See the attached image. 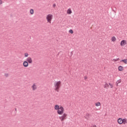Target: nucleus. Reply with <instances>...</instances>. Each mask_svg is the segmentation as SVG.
<instances>
[{
  "label": "nucleus",
  "instance_id": "obj_1",
  "mask_svg": "<svg viewBox=\"0 0 127 127\" xmlns=\"http://www.w3.org/2000/svg\"><path fill=\"white\" fill-rule=\"evenodd\" d=\"M62 82L61 81H55L54 84V86L55 87V90L57 92H59V89H60V87H61V84Z\"/></svg>",
  "mask_w": 127,
  "mask_h": 127
},
{
  "label": "nucleus",
  "instance_id": "obj_2",
  "mask_svg": "<svg viewBox=\"0 0 127 127\" xmlns=\"http://www.w3.org/2000/svg\"><path fill=\"white\" fill-rule=\"evenodd\" d=\"M46 19L48 23H51V21H52V19H53V14H47L46 16Z\"/></svg>",
  "mask_w": 127,
  "mask_h": 127
},
{
  "label": "nucleus",
  "instance_id": "obj_3",
  "mask_svg": "<svg viewBox=\"0 0 127 127\" xmlns=\"http://www.w3.org/2000/svg\"><path fill=\"white\" fill-rule=\"evenodd\" d=\"M67 117L68 115L66 113H64L59 117V119L60 120L61 122H64V121L67 120Z\"/></svg>",
  "mask_w": 127,
  "mask_h": 127
},
{
  "label": "nucleus",
  "instance_id": "obj_4",
  "mask_svg": "<svg viewBox=\"0 0 127 127\" xmlns=\"http://www.w3.org/2000/svg\"><path fill=\"white\" fill-rule=\"evenodd\" d=\"M64 112H65V110L64 109V107L63 106H62L60 107V108L58 110L57 113L60 116L62 115V114H64Z\"/></svg>",
  "mask_w": 127,
  "mask_h": 127
},
{
  "label": "nucleus",
  "instance_id": "obj_5",
  "mask_svg": "<svg viewBox=\"0 0 127 127\" xmlns=\"http://www.w3.org/2000/svg\"><path fill=\"white\" fill-rule=\"evenodd\" d=\"M127 44V40H123L121 41L120 46H121V47H124V46H126Z\"/></svg>",
  "mask_w": 127,
  "mask_h": 127
},
{
  "label": "nucleus",
  "instance_id": "obj_6",
  "mask_svg": "<svg viewBox=\"0 0 127 127\" xmlns=\"http://www.w3.org/2000/svg\"><path fill=\"white\" fill-rule=\"evenodd\" d=\"M26 61L29 64H32V63L33 61H32V58L31 57H28Z\"/></svg>",
  "mask_w": 127,
  "mask_h": 127
},
{
  "label": "nucleus",
  "instance_id": "obj_7",
  "mask_svg": "<svg viewBox=\"0 0 127 127\" xmlns=\"http://www.w3.org/2000/svg\"><path fill=\"white\" fill-rule=\"evenodd\" d=\"M33 91L37 90V84L36 83H33L31 86Z\"/></svg>",
  "mask_w": 127,
  "mask_h": 127
},
{
  "label": "nucleus",
  "instance_id": "obj_8",
  "mask_svg": "<svg viewBox=\"0 0 127 127\" xmlns=\"http://www.w3.org/2000/svg\"><path fill=\"white\" fill-rule=\"evenodd\" d=\"M23 66L25 67H27L28 66H29V64L26 61H25L23 62Z\"/></svg>",
  "mask_w": 127,
  "mask_h": 127
},
{
  "label": "nucleus",
  "instance_id": "obj_9",
  "mask_svg": "<svg viewBox=\"0 0 127 127\" xmlns=\"http://www.w3.org/2000/svg\"><path fill=\"white\" fill-rule=\"evenodd\" d=\"M61 107H62V106L56 105H55L54 109H55V110H56V111H58L60 109V108H61Z\"/></svg>",
  "mask_w": 127,
  "mask_h": 127
},
{
  "label": "nucleus",
  "instance_id": "obj_10",
  "mask_svg": "<svg viewBox=\"0 0 127 127\" xmlns=\"http://www.w3.org/2000/svg\"><path fill=\"white\" fill-rule=\"evenodd\" d=\"M117 122L119 125H123V118H119Z\"/></svg>",
  "mask_w": 127,
  "mask_h": 127
},
{
  "label": "nucleus",
  "instance_id": "obj_11",
  "mask_svg": "<svg viewBox=\"0 0 127 127\" xmlns=\"http://www.w3.org/2000/svg\"><path fill=\"white\" fill-rule=\"evenodd\" d=\"M111 42H112L113 43H115L116 41H117V38L115 36H112L111 39Z\"/></svg>",
  "mask_w": 127,
  "mask_h": 127
},
{
  "label": "nucleus",
  "instance_id": "obj_12",
  "mask_svg": "<svg viewBox=\"0 0 127 127\" xmlns=\"http://www.w3.org/2000/svg\"><path fill=\"white\" fill-rule=\"evenodd\" d=\"M127 119L124 118L122 119V125H127Z\"/></svg>",
  "mask_w": 127,
  "mask_h": 127
},
{
  "label": "nucleus",
  "instance_id": "obj_13",
  "mask_svg": "<svg viewBox=\"0 0 127 127\" xmlns=\"http://www.w3.org/2000/svg\"><path fill=\"white\" fill-rule=\"evenodd\" d=\"M67 14H72V9L71 8L67 9L66 11Z\"/></svg>",
  "mask_w": 127,
  "mask_h": 127
},
{
  "label": "nucleus",
  "instance_id": "obj_14",
  "mask_svg": "<svg viewBox=\"0 0 127 127\" xmlns=\"http://www.w3.org/2000/svg\"><path fill=\"white\" fill-rule=\"evenodd\" d=\"M123 70H124V66L120 65L118 67V71H120V72H123Z\"/></svg>",
  "mask_w": 127,
  "mask_h": 127
},
{
  "label": "nucleus",
  "instance_id": "obj_15",
  "mask_svg": "<svg viewBox=\"0 0 127 127\" xmlns=\"http://www.w3.org/2000/svg\"><path fill=\"white\" fill-rule=\"evenodd\" d=\"M109 84H108L107 83H105V84H104V88L109 89Z\"/></svg>",
  "mask_w": 127,
  "mask_h": 127
},
{
  "label": "nucleus",
  "instance_id": "obj_16",
  "mask_svg": "<svg viewBox=\"0 0 127 127\" xmlns=\"http://www.w3.org/2000/svg\"><path fill=\"white\" fill-rule=\"evenodd\" d=\"M122 83V80L121 79H119L118 80L117 82H116V86H119V84Z\"/></svg>",
  "mask_w": 127,
  "mask_h": 127
},
{
  "label": "nucleus",
  "instance_id": "obj_17",
  "mask_svg": "<svg viewBox=\"0 0 127 127\" xmlns=\"http://www.w3.org/2000/svg\"><path fill=\"white\" fill-rule=\"evenodd\" d=\"M101 106V102H97L95 103V106L96 107H100Z\"/></svg>",
  "mask_w": 127,
  "mask_h": 127
},
{
  "label": "nucleus",
  "instance_id": "obj_18",
  "mask_svg": "<svg viewBox=\"0 0 127 127\" xmlns=\"http://www.w3.org/2000/svg\"><path fill=\"white\" fill-rule=\"evenodd\" d=\"M30 14H33L34 13V10H33V9H31L30 10Z\"/></svg>",
  "mask_w": 127,
  "mask_h": 127
},
{
  "label": "nucleus",
  "instance_id": "obj_19",
  "mask_svg": "<svg viewBox=\"0 0 127 127\" xmlns=\"http://www.w3.org/2000/svg\"><path fill=\"white\" fill-rule=\"evenodd\" d=\"M122 62H124V63H125V64H127V59L123 60L122 61Z\"/></svg>",
  "mask_w": 127,
  "mask_h": 127
},
{
  "label": "nucleus",
  "instance_id": "obj_20",
  "mask_svg": "<svg viewBox=\"0 0 127 127\" xmlns=\"http://www.w3.org/2000/svg\"><path fill=\"white\" fill-rule=\"evenodd\" d=\"M24 57L25 58H27V57H28L29 56V54H28V53H25L24 54Z\"/></svg>",
  "mask_w": 127,
  "mask_h": 127
},
{
  "label": "nucleus",
  "instance_id": "obj_21",
  "mask_svg": "<svg viewBox=\"0 0 127 127\" xmlns=\"http://www.w3.org/2000/svg\"><path fill=\"white\" fill-rule=\"evenodd\" d=\"M109 86H110V87L111 89H113V88H114V84H113L111 83H109Z\"/></svg>",
  "mask_w": 127,
  "mask_h": 127
},
{
  "label": "nucleus",
  "instance_id": "obj_22",
  "mask_svg": "<svg viewBox=\"0 0 127 127\" xmlns=\"http://www.w3.org/2000/svg\"><path fill=\"white\" fill-rule=\"evenodd\" d=\"M113 62H117V61H120V59H114L113 60Z\"/></svg>",
  "mask_w": 127,
  "mask_h": 127
},
{
  "label": "nucleus",
  "instance_id": "obj_23",
  "mask_svg": "<svg viewBox=\"0 0 127 127\" xmlns=\"http://www.w3.org/2000/svg\"><path fill=\"white\" fill-rule=\"evenodd\" d=\"M69 32L70 33H71V34H73V33H74V32L72 31V29L69 30Z\"/></svg>",
  "mask_w": 127,
  "mask_h": 127
},
{
  "label": "nucleus",
  "instance_id": "obj_24",
  "mask_svg": "<svg viewBox=\"0 0 127 127\" xmlns=\"http://www.w3.org/2000/svg\"><path fill=\"white\" fill-rule=\"evenodd\" d=\"M4 76L6 77H8V73H5L4 74Z\"/></svg>",
  "mask_w": 127,
  "mask_h": 127
},
{
  "label": "nucleus",
  "instance_id": "obj_25",
  "mask_svg": "<svg viewBox=\"0 0 127 127\" xmlns=\"http://www.w3.org/2000/svg\"><path fill=\"white\" fill-rule=\"evenodd\" d=\"M2 4V0H0V4Z\"/></svg>",
  "mask_w": 127,
  "mask_h": 127
},
{
  "label": "nucleus",
  "instance_id": "obj_26",
  "mask_svg": "<svg viewBox=\"0 0 127 127\" xmlns=\"http://www.w3.org/2000/svg\"><path fill=\"white\" fill-rule=\"evenodd\" d=\"M91 127H97V126H96V125H93V126H91Z\"/></svg>",
  "mask_w": 127,
  "mask_h": 127
},
{
  "label": "nucleus",
  "instance_id": "obj_27",
  "mask_svg": "<svg viewBox=\"0 0 127 127\" xmlns=\"http://www.w3.org/2000/svg\"><path fill=\"white\" fill-rule=\"evenodd\" d=\"M53 6H54V7H55V6H56V4H54L53 5Z\"/></svg>",
  "mask_w": 127,
  "mask_h": 127
},
{
  "label": "nucleus",
  "instance_id": "obj_28",
  "mask_svg": "<svg viewBox=\"0 0 127 127\" xmlns=\"http://www.w3.org/2000/svg\"><path fill=\"white\" fill-rule=\"evenodd\" d=\"M85 78L86 79V77H85Z\"/></svg>",
  "mask_w": 127,
  "mask_h": 127
}]
</instances>
